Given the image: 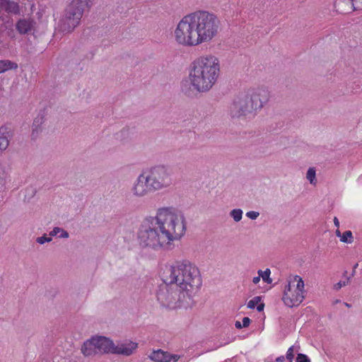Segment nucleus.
<instances>
[{
	"label": "nucleus",
	"mask_w": 362,
	"mask_h": 362,
	"mask_svg": "<svg viewBox=\"0 0 362 362\" xmlns=\"http://www.w3.org/2000/svg\"><path fill=\"white\" fill-rule=\"evenodd\" d=\"M18 64L8 59L0 60V74L18 68Z\"/></svg>",
	"instance_id": "aec40b11"
},
{
	"label": "nucleus",
	"mask_w": 362,
	"mask_h": 362,
	"mask_svg": "<svg viewBox=\"0 0 362 362\" xmlns=\"http://www.w3.org/2000/svg\"><path fill=\"white\" fill-rule=\"evenodd\" d=\"M340 241L344 243H352L354 237L351 230L345 231L341 236Z\"/></svg>",
	"instance_id": "b1692460"
},
{
	"label": "nucleus",
	"mask_w": 362,
	"mask_h": 362,
	"mask_svg": "<svg viewBox=\"0 0 362 362\" xmlns=\"http://www.w3.org/2000/svg\"><path fill=\"white\" fill-rule=\"evenodd\" d=\"M146 175L154 191L166 187L171 183L170 174L163 166L153 168Z\"/></svg>",
	"instance_id": "6e6552de"
},
{
	"label": "nucleus",
	"mask_w": 362,
	"mask_h": 362,
	"mask_svg": "<svg viewBox=\"0 0 362 362\" xmlns=\"http://www.w3.org/2000/svg\"><path fill=\"white\" fill-rule=\"evenodd\" d=\"M36 22L30 17L20 18L16 23V29L21 35L30 34L35 31Z\"/></svg>",
	"instance_id": "ddd939ff"
},
{
	"label": "nucleus",
	"mask_w": 362,
	"mask_h": 362,
	"mask_svg": "<svg viewBox=\"0 0 362 362\" xmlns=\"http://www.w3.org/2000/svg\"><path fill=\"white\" fill-rule=\"evenodd\" d=\"M304 281L302 278L296 275L291 278L285 286L282 300L288 308L298 306L303 300Z\"/></svg>",
	"instance_id": "423d86ee"
},
{
	"label": "nucleus",
	"mask_w": 362,
	"mask_h": 362,
	"mask_svg": "<svg viewBox=\"0 0 362 362\" xmlns=\"http://www.w3.org/2000/svg\"><path fill=\"white\" fill-rule=\"evenodd\" d=\"M60 231H61V228L57 227V228H54L53 229V230H52L50 232L49 235L52 236L57 235L58 234L59 235Z\"/></svg>",
	"instance_id": "72a5a7b5"
},
{
	"label": "nucleus",
	"mask_w": 362,
	"mask_h": 362,
	"mask_svg": "<svg viewBox=\"0 0 362 362\" xmlns=\"http://www.w3.org/2000/svg\"><path fill=\"white\" fill-rule=\"evenodd\" d=\"M185 232L183 215L173 207H163L158 209L155 216L144 220L138 232V240L142 247L169 250Z\"/></svg>",
	"instance_id": "f257e3e1"
},
{
	"label": "nucleus",
	"mask_w": 362,
	"mask_h": 362,
	"mask_svg": "<svg viewBox=\"0 0 362 362\" xmlns=\"http://www.w3.org/2000/svg\"><path fill=\"white\" fill-rule=\"evenodd\" d=\"M181 294L182 293L174 284H165L160 286L157 299L163 307L175 309L182 305Z\"/></svg>",
	"instance_id": "0eeeda50"
},
{
	"label": "nucleus",
	"mask_w": 362,
	"mask_h": 362,
	"mask_svg": "<svg viewBox=\"0 0 362 362\" xmlns=\"http://www.w3.org/2000/svg\"><path fill=\"white\" fill-rule=\"evenodd\" d=\"M261 298L259 296H256L250 300L247 303V308L250 309H254L255 307L257 310L260 312L263 310L264 304L263 303H260Z\"/></svg>",
	"instance_id": "412c9836"
},
{
	"label": "nucleus",
	"mask_w": 362,
	"mask_h": 362,
	"mask_svg": "<svg viewBox=\"0 0 362 362\" xmlns=\"http://www.w3.org/2000/svg\"><path fill=\"white\" fill-rule=\"evenodd\" d=\"M98 353H115V346L113 342L104 337H93Z\"/></svg>",
	"instance_id": "4468645a"
},
{
	"label": "nucleus",
	"mask_w": 362,
	"mask_h": 362,
	"mask_svg": "<svg viewBox=\"0 0 362 362\" xmlns=\"http://www.w3.org/2000/svg\"><path fill=\"white\" fill-rule=\"evenodd\" d=\"M59 236L61 238H67L69 236V234L66 231L61 229Z\"/></svg>",
	"instance_id": "f704fd0d"
},
{
	"label": "nucleus",
	"mask_w": 362,
	"mask_h": 362,
	"mask_svg": "<svg viewBox=\"0 0 362 362\" xmlns=\"http://www.w3.org/2000/svg\"><path fill=\"white\" fill-rule=\"evenodd\" d=\"M333 221H334V226L337 228H339V221L338 218L337 217H334Z\"/></svg>",
	"instance_id": "58836bf2"
},
{
	"label": "nucleus",
	"mask_w": 362,
	"mask_h": 362,
	"mask_svg": "<svg viewBox=\"0 0 362 362\" xmlns=\"http://www.w3.org/2000/svg\"><path fill=\"white\" fill-rule=\"evenodd\" d=\"M235 327L237 329H241L243 328L242 323L240 321H236L235 323Z\"/></svg>",
	"instance_id": "c9c22d12"
},
{
	"label": "nucleus",
	"mask_w": 362,
	"mask_h": 362,
	"mask_svg": "<svg viewBox=\"0 0 362 362\" xmlns=\"http://www.w3.org/2000/svg\"><path fill=\"white\" fill-rule=\"evenodd\" d=\"M150 358L156 362H177L180 356L176 354H170L168 352L163 351L160 349L153 351Z\"/></svg>",
	"instance_id": "2eb2a0df"
},
{
	"label": "nucleus",
	"mask_w": 362,
	"mask_h": 362,
	"mask_svg": "<svg viewBox=\"0 0 362 362\" xmlns=\"http://www.w3.org/2000/svg\"><path fill=\"white\" fill-rule=\"evenodd\" d=\"M8 180V173L5 168L0 164V192L6 188Z\"/></svg>",
	"instance_id": "4be33fe9"
},
{
	"label": "nucleus",
	"mask_w": 362,
	"mask_h": 362,
	"mask_svg": "<svg viewBox=\"0 0 362 362\" xmlns=\"http://www.w3.org/2000/svg\"><path fill=\"white\" fill-rule=\"evenodd\" d=\"M230 114L232 117H239L251 112L252 108L249 102L248 95L241 96L235 98L229 107Z\"/></svg>",
	"instance_id": "1a4fd4ad"
},
{
	"label": "nucleus",
	"mask_w": 362,
	"mask_h": 362,
	"mask_svg": "<svg viewBox=\"0 0 362 362\" xmlns=\"http://www.w3.org/2000/svg\"><path fill=\"white\" fill-rule=\"evenodd\" d=\"M337 10L342 13L362 9V0H338L335 4Z\"/></svg>",
	"instance_id": "f8f14e48"
},
{
	"label": "nucleus",
	"mask_w": 362,
	"mask_h": 362,
	"mask_svg": "<svg viewBox=\"0 0 362 362\" xmlns=\"http://www.w3.org/2000/svg\"><path fill=\"white\" fill-rule=\"evenodd\" d=\"M221 23L216 14L199 10L184 16L173 32L175 42L185 47L209 43L218 37Z\"/></svg>",
	"instance_id": "f03ea898"
},
{
	"label": "nucleus",
	"mask_w": 362,
	"mask_h": 362,
	"mask_svg": "<svg viewBox=\"0 0 362 362\" xmlns=\"http://www.w3.org/2000/svg\"><path fill=\"white\" fill-rule=\"evenodd\" d=\"M9 134L7 128L5 127H0V153L5 151L9 144Z\"/></svg>",
	"instance_id": "6ab92c4d"
},
{
	"label": "nucleus",
	"mask_w": 362,
	"mask_h": 362,
	"mask_svg": "<svg viewBox=\"0 0 362 362\" xmlns=\"http://www.w3.org/2000/svg\"><path fill=\"white\" fill-rule=\"evenodd\" d=\"M51 240L50 238H47L46 235H43L37 239V242L40 244H44L45 243L49 242Z\"/></svg>",
	"instance_id": "2f4dec72"
},
{
	"label": "nucleus",
	"mask_w": 362,
	"mask_h": 362,
	"mask_svg": "<svg viewBox=\"0 0 362 362\" xmlns=\"http://www.w3.org/2000/svg\"><path fill=\"white\" fill-rule=\"evenodd\" d=\"M349 278H347L344 281H339L338 283H337L334 285V288L337 290L340 289L343 286H345L346 285H347L349 284Z\"/></svg>",
	"instance_id": "cd10ccee"
},
{
	"label": "nucleus",
	"mask_w": 362,
	"mask_h": 362,
	"mask_svg": "<svg viewBox=\"0 0 362 362\" xmlns=\"http://www.w3.org/2000/svg\"><path fill=\"white\" fill-rule=\"evenodd\" d=\"M335 234L337 237L340 238H341V236L342 235V234L341 233L340 230H339V228H337V229L335 231Z\"/></svg>",
	"instance_id": "ea45409f"
},
{
	"label": "nucleus",
	"mask_w": 362,
	"mask_h": 362,
	"mask_svg": "<svg viewBox=\"0 0 362 362\" xmlns=\"http://www.w3.org/2000/svg\"><path fill=\"white\" fill-rule=\"evenodd\" d=\"M81 351L83 354V355L86 356L98 354L93 337L91 339L88 340L83 343L81 348Z\"/></svg>",
	"instance_id": "a211bd4d"
},
{
	"label": "nucleus",
	"mask_w": 362,
	"mask_h": 362,
	"mask_svg": "<svg viewBox=\"0 0 362 362\" xmlns=\"http://www.w3.org/2000/svg\"><path fill=\"white\" fill-rule=\"evenodd\" d=\"M358 267V264H356L354 266V268H356Z\"/></svg>",
	"instance_id": "a19ab883"
},
{
	"label": "nucleus",
	"mask_w": 362,
	"mask_h": 362,
	"mask_svg": "<svg viewBox=\"0 0 362 362\" xmlns=\"http://www.w3.org/2000/svg\"><path fill=\"white\" fill-rule=\"evenodd\" d=\"M248 97L252 110H257L267 103L269 98V92L265 87H258L254 88Z\"/></svg>",
	"instance_id": "9d476101"
},
{
	"label": "nucleus",
	"mask_w": 362,
	"mask_h": 362,
	"mask_svg": "<svg viewBox=\"0 0 362 362\" xmlns=\"http://www.w3.org/2000/svg\"><path fill=\"white\" fill-rule=\"evenodd\" d=\"M294 351L293 346H291L288 348L286 352V358L289 361V362H292L293 356H294Z\"/></svg>",
	"instance_id": "c85d7f7f"
},
{
	"label": "nucleus",
	"mask_w": 362,
	"mask_h": 362,
	"mask_svg": "<svg viewBox=\"0 0 362 362\" xmlns=\"http://www.w3.org/2000/svg\"><path fill=\"white\" fill-rule=\"evenodd\" d=\"M246 216L248 218L255 220L258 217L259 213L257 211H251L247 212Z\"/></svg>",
	"instance_id": "7c9ffc66"
},
{
	"label": "nucleus",
	"mask_w": 362,
	"mask_h": 362,
	"mask_svg": "<svg viewBox=\"0 0 362 362\" xmlns=\"http://www.w3.org/2000/svg\"><path fill=\"white\" fill-rule=\"evenodd\" d=\"M285 360V358L284 356H279L276 358V362H284Z\"/></svg>",
	"instance_id": "e433bc0d"
},
{
	"label": "nucleus",
	"mask_w": 362,
	"mask_h": 362,
	"mask_svg": "<svg viewBox=\"0 0 362 362\" xmlns=\"http://www.w3.org/2000/svg\"><path fill=\"white\" fill-rule=\"evenodd\" d=\"M250 322H251V320L248 317H243V322H242L243 327H249Z\"/></svg>",
	"instance_id": "473e14b6"
},
{
	"label": "nucleus",
	"mask_w": 362,
	"mask_h": 362,
	"mask_svg": "<svg viewBox=\"0 0 362 362\" xmlns=\"http://www.w3.org/2000/svg\"><path fill=\"white\" fill-rule=\"evenodd\" d=\"M90 6V0H72L59 21L60 30L66 33L71 32L79 24L85 8Z\"/></svg>",
	"instance_id": "39448f33"
},
{
	"label": "nucleus",
	"mask_w": 362,
	"mask_h": 362,
	"mask_svg": "<svg viewBox=\"0 0 362 362\" xmlns=\"http://www.w3.org/2000/svg\"><path fill=\"white\" fill-rule=\"evenodd\" d=\"M0 8L6 12L13 14H18L20 11L18 4L10 0H0Z\"/></svg>",
	"instance_id": "dca6fc26"
},
{
	"label": "nucleus",
	"mask_w": 362,
	"mask_h": 362,
	"mask_svg": "<svg viewBox=\"0 0 362 362\" xmlns=\"http://www.w3.org/2000/svg\"><path fill=\"white\" fill-rule=\"evenodd\" d=\"M164 284H174L189 298L199 290L202 280L199 268L189 260L177 261L171 265H165L161 272Z\"/></svg>",
	"instance_id": "7ed1b4c3"
},
{
	"label": "nucleus",
	"mask_w": 362,
	"mask_h": 362,
	"mask_svg": "<svg viewBox=\"0 0 362 362\" xmlns=\"http://www.w3.org/2000/svg\"><path fill=\"white\" fill-rule=\"evenodd\" d=\"M218 58L213 54L202 55L190 65L189 79L193 88L199 92L210 90L216 83L220 74Z\"/></svg>",
	"instance_id": "20e7f679"
},
{
	"label": "nucleus",
	"mask_w": 362,
	"mask_h": 362,
	"mask_svg": "<svg viewBox=\"0 0 362 362\" xmlns=\"http://www.w3.org/2000/svg\"><path fill=\"white\" fill-rule=\"evenodd\" d=\"M137 347V344L130 341L127 344H121L120 346H115V353L129 356L132 354Z\"/></svg>",
	"instance_id": "f3484780"
},
{
	"label": "nucleus",
	"mask_w": 362,
	"mask_h": 362,
	"mask_svg": "<svg viewBox=\"0 0 362 362\" xmlns=\"http://www.w3.org/2000/svg\"><path fill=\"white\" fill-rule=\"evenodd\" d=\"M133 193L137 197H143L154 191L152 188L146 173L141 174L136 180L133 187Z\"/></svg>",
	"instance_id": "9b49d317"
},
{
	"label": "nucleus",
	"mask_w": 362,
	"mask_h": 362,
	"mask_svg": "<svg viewBox=\"0 0 362 362\" xmlns=\"http://www.w3.org/2000/svg\"><path fill=\"white\" fill-rule=\"evenodd\" d=\"M296 362H309V358L305 354H298L296 358Z\"/></svg>",
	"instance_id": "c756f323"
},
{
	"label": "nucleus",
	"mask_w": 362,
	"mask_h": 362,
	"mask_svg": "<svg viewBox=\"0 0 362 362\" xmlns=\"http://www.w3.org/2000/svg\"><path fill=\"white\" fill-rule=\"evenodd\" d=\"M42 122H43L42 117L38 116L34 119L33 124V134H32L33 137L36 136L35 134H37L40 127V125L42 124Z\"/></svg>",
	"instance_id": "5701e85b"
},
{
	"label": "nucleus",
	"mask_w": 362,
	"mask_h": 362,
	"mask_svg": "<svg viewBox=\"0 0 362 362\" xmlns=\"http://www.w3.org/2000/svg\"><path fill=\"white\" fill-rule=\"evenodd\" d=\"M230 216L233 217L235 221H240L242 218L243 211L241 209H233L230 212Z\"/></svg>",
	"instance_id": "a878e982"
},
{
	"label": "nucleus",
	"mask_w": 362,
	"mask_h": 362,
	"mask_svg": "<svg viewBox=\"0 0 362 362\" xmlns=\"http://www.w3.org/2000/svg\"><path fill=\"white\" fill-rule=\"evenodd\" d=\"M258 274H259V276L264 282L268 284L272 283V280L269 277L271 274L269 269H267L264 272H262V270H259Z\"/></svg>",
	"instance_id": "393cba45"
},
{
	"label": "nucleus",
	"mask_w": 362,
	"mask_h": 362,
	"mask_svg": "<svg viewBox=\"0 0 362 362\" xmlns=\"http://www.w3.org/2000/svg\"><path fill=\"white\" fill-rule=\"evenodd\" d=\"M307 178L311 184H313L315 181V170L314 168H310L307 172Z\"/></svg>",
	"instance_id": "bb28decb"
},
{
	"label": "nucleus",
	"mask_w": 362,
	"mask_h": 362,
	"mask_svg": "<svg viewBox=\"0 0 362 362\" xmlns=\"http://www.w3.org/2000/svg\"><path fill=\"white\" fill-rule=\"evenodd\" d=\"M260 278H261V276L259 275L258 276L254 277L252 279L253 283L255 284L259 283V281H260Z\"/></svg>",
	"instance_id": "4c0bfd02"
}]
</instances>
